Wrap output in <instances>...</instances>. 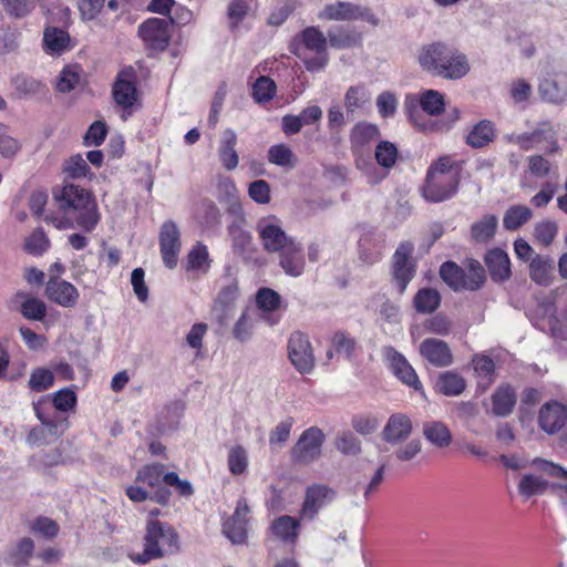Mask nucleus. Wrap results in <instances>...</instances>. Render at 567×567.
Wrapping results in <instances>:
<instances>
[{"instance_id":"obj_1","label":"nucleus","mask_w":567,"mask_h":567,"mask_svg":"<svg viewBox=\"0 0 567 567\" xmlns=\"http://www.w3.org/2000/svg\"><path fill=\"white\" fill-rule=\"evenodd\" d=\"M54 199L71 227L92 231L97 226L101 219L97 205L86 189L74 184H66L59 193L54 194Z\"/></svg>"},{"instance_id":"obj_2","label":"nucleus","mask_w":567,"mask_h":567,"mask_svg":"<svg viewBox=\"0 0 567 567\" xmlns=\"http://www.w3.org/2000/svg\"><path fill=\"white\" fill-rule=\"evenodd\" d=\"M417 62L424 71L446 80H460L471 70L464 53L440 41L423 45Z\"/></svg>"},{"instance_id":"obj_3","label":"nucleus","mask_w":567,"mask_h":567,"mask_svg":"<svg viewBox=\"0 0 567 567\" xmlns=\"http://www.w3.org/2000/svg\"><path fill=\"white\" fill-rule=\"evenodd\" d=\"M143 540V551L128 555L132 561L141 565L173 555L179 549L178 535L175 529L157 519L147 520Z\"/></svg>"},{"instance_id":"obj_4","label":"nucleus","mask_w":567,"mask_h":567,"mask_svg":"<svg viewBox=\"0 0 567 567\" xmlns=\"http://www.w3.org/2000/svg\"><path fill=\"white\" fill-rule=\"evenodd\" d=\"M328 38L317 27H307L293 37L289 51L302 60L309 72L322 71L328 62Z\"/></svg>"},{"instance_id":"obj_5","label":"nucleus","mask_w":567,"mask_h":567,"mask_svg":"<svg viewBox=\"0 0 567 567\" xmlns=\"http://www.w3.org/2000/svg\"><path fill=\"white\" fill-rule=\"evenodd\" d=\"M324 440L326 435L321 429L311 426L305 430L291 449V460L303 465L316 462L321 456Z\"/></svg>"},{"instance_id":"obj_6","label":"nucleus","mask_w":567,"mask_h":567,"mask_svg":"<svg viewBox=\"0 0 567 567\" xmlns=\"http://www.w3.org/2000/svg\"><path fill=\"white\" fill-rule=\"evenodd\" d=\"M288 359L295 369L301 374L311 373L316 365V359L309 338L295 331L290 334L287 344Z\"/></svg>"},{"instance_id":"obj_7","label":"nucleus","mask_w":567,"mask_h":567,"mask_svg":"<svg viewBox=\"0 0 567 567\" xmlns=\"http://www.w3.org/2000/svg\"><path fill=\"white\" fill-rule=\"evenodd\" d=\"M47 405H49V401L47 398L39 400L33 403V410L37 417L40 420L42 426L33 429L27 437V441L30 444H42L48 442L45 439L47 433L58 437L60 436L66 429V424L62 420H56L51 416L47 412Z\"/></svg>"},{"instance_id":"obj_8","label":"nucleus","mask_w":567,"mask_h":567,"mask_svg":"<svg viewBox=\"0 0 567 567\" xmlns=\"http://www.w3.org/2000/svg\"><path fill=\"white\" fill-rule=\"evenodd\" d=\"M256 230L264 249L268 252H279L295 239L287 236L280 220L276 216H267L259 219Z\"/></svg>"},{"instance_id":"obj_9","label":"nucleus","mask_w":567,"mask_h":567,"mask_svg":"<svg viewBox=\"0 0 567 567\" xmlns=\"http://www.w3.org/2000/svg\"><path fill=\"white\" fill-rule=\"evenodd\" d=\"M336 496V491L326 484H310L305 491L300 517L306 520H313L323 507L334 501Z\"/></svg>"},{"instance_id":"obj_10","label":"nucleus","mask_w":567,"mask_h":567,"mask_svg":"<svg viewBox=\"0 0 567 567\" xmlns=\"http://www.w3.org/2000/svg\"><path fill=\"white\" fill-rule=\"evenodd\" d=\"M460 176L426 173L422 195L425 200L440 203L451 198L457 190Z\"/></svg>"},{"instance_id":"obj_11","label":"nucleus","mask_w":567,"mask_h":567,"mask_svg":"<svg viewBox=\"0 0 567 567\" xmlns=\"http://www.w3.org/2000/svg\"><path fill=\"white\" fill-rule=\"evenodd\" d=\"M138 35L150 50L164 51L171 41L169 22L150 18L138 27Z\"/></svg>"},{"instance_id":"obj_12","label":"nucleus","mask_w":567,"mask_h":567,"mask_svg":"<svg viewBox=\"0 0 567 567\" xmlns=\"http://www.w3.org/2000/svg\"><path fill=\"white\" fill-rule=\"evenodd\" d=\"M159 250L164 265L168 269L177 266L178 255L182 248L181 231L173 220L163 223L159 229Z\"/></svg>"},{"instance_id":"obj_13","label":"nucleus","mask_w":567,"mask_h":567,"mask_svg":"<svg viewBox=\"0 0 567 567\" xmlns=\"http://www.w3.org/2000/svg\"><path fill=\"white\" fill-rule=\"evenodd\" d=\"M413 245L402 243L396 248L393 256V279L398 286L399 293H403L415 274V266L411 261Z\"/></svg>"},{"instance_id":"obj_14","label":"nucleus","mask_w":567,"mask_h":567,"mask_svg":"<svg viewBox=\"0 0 567 567\" xmlns=\"http://www.w3.org/2000/svg\"><path fill=\"white\" fill-rule=\"evenodd\" d=\"M382 354L396 378L416 391L422 389V383L419 380L415 370L402 353L396 351L393 347L389 346L382 349Z\"/></svg>"},{"instance_id":"obj_15","label":"nucleus","mask_w":567,"mask_h":567,"mask_svg":"<svg viewBox=\"0 0 567 567\" xmlns=\"http://www.w3.org/2000/svg\"><path fill=\"white\" fill-rule=\"evenodd\" d=\"M45 296L50 301L63 308H73L78 303L80 293L71 282L51 277L45 286Z\"/></svg>"},{"instance_id":"obj_16","label":"nucleus","mask_w":567,"mask_h":567,"mask_svg":"<svg viewBox=\"0 0 567 567\" xmlns=\"http://www.w3.org/2000/svg\"><path fill=\"white\" fill-rule=\"evenodd\" d=\"M248 513L246 499L240 498L233 516L223 524V533L233 544H243L246 540Z\"/></svg>"},{"instance_id":"obj_17","label":"nucleus","mask_w":567,"mask_h":567,"mask_svg":"<svg viewBox=\"0 0 567 567\" xmlns=\"http://www.w3.org/2000/svg\"><path fill=\"white\" fill-rule=\"evenodd\" d=\"M423 359L437 368L449 367L453 363V354L449 344L440 339L426 338L419 347Z\"/></svg>"},{"instance_id":"obj_18","label":"nucleus","mask_w":567,"mask_h":567,"mask_svg":"<svg viewBox=\"0 0 567 567\" xmlns=\"http://www.w3.org/2000/svg\"><path fill=\"white\" fill-rule=\"evenodd\" d=\"M567 421V408L556 401L544 404L538 413V424L548 434L557 433Z\"/></svg>"},{"instance_id":"obj_19","label":"nucleus","mask_w":567,"mask_h":567,"mask_svg":"<svg viewBox=\"0 0 567 567\" xmlns=\"http://www.w3.org/2000/svg\"><path fill=\"white\" fill-rule=\"evenodd\" d=\"M279 265L286 275L299 277L303 274L306 260L302 245L293 239L279 252Z\"/></svg>"},{"instance_id":"obj_20","label":"nucleus","mask_w":567,"mask_h":567,"mask_svg":"<svg viewBox=\"0 0 567 567\" xmlns=\"http://www.w3.org/2000/svg\"><path fill=\"white\" fill-rule=\"evenodd\" d=\"M411 419L403 413L392 414L382 431L383 440L390 444L405 441L412 433Z\"/></svg>"},{"instance_id":"obj_21","label":"nucleus","mask_w":567,"mask_h":567,"mask_svg":"<svg viewBox=\"0 0 567 567\" xmlns=\"http://www.w3.org/2000/svg\"><path fill=\"white\" fill-rule=\"evenodd\" d=\"M237 134L231 128H226L220 135L217 154L226 171H235L239 164V154L236 151Z\"/></svg>"},{"instance_id":"obj_22","label":"nucleus","mask_w":567,"mask_h":567,"mask_svg":"<svg viewBox=\"0 0 567 567\" xmlns=\"http://www.w3.org/2000/svg\"><path fill=\"white\" fill-rule=\"evenodd\" d=\"M359 17H363L361 8L348 1L326 4L318 13V19L323 21H351Z\"/></svg>"},{"instance_id":"obj_23","label":"nucleus","mask_w":567,"mask_h":567,"mask_svg":"<svg viewBox=\"0 0 567 567\" xmlns=\"http://www.w3.org/2000/svg\"><path fill=\"white\" fill-rule=\"evenodd\" d=\"M485 265L491 278L496 282H502L511 277V260L506 251L501 248H494L485 255Z\"/></svg>"},{"instance_id":"obj_24","label":"nucleus","mask_w":567,"mask_h":567,"mask_svg":"<svg viewBox=\"0 0 567 567\" xmlns=\"http://www.w3.org/2000/svg\"><path fill=\"white\" fill-rule=\"evenodd\" d=\"M422 433L425 440L437 449H445L452 443V432L442 421H425L422 425Z\"/></svg>"},{"instance_id":"obj_25","label":"nucleus","mask_w":567,"mask_h":567,"mask_svg":"<svg viewBox=\"0 0 567 567\" xmlns=\"http://www.w3.org/2000/svg\"><path fill=\"white\" fill-rule=\"evenodd\" d=\"M515 404L516 393L508 384L498 386L492 395V412L496 416L509 415Z\"/></svg>"},{"instance_id":"obj_26","label":"nucleus","mask_w":567,"mask_h":567,"mask_svg":"<svg viewBox=\"0 0 567 567\" xmlns=\"http://www.w3.org/2000/svg\"><path fill=\"white\" fill-rule=\"evenodd\" d=\"M371 102V93L364 84L351 85L344 93V107L348 116L354 115Z\"/></svg>"},{"instance_id":"obj_27","label":"nucleus","mask_w":567,"mask_h":567,"mask_svg":"<svg viewBox=\"0 0 567 567\" xmlns=\"http://www.w3.org/2000/svg\"><path fill=\"white\" fill-rule=\"evenodd\" d=\"M495 137L494 124L488 120H482L471 128L465 141L473 148H482L492 143Z\"/></svg>"},{"instance_id":"obj_28","label":"nucleus","mask_w":567,"mask_h":567,"mask_svg":"<svg viewBox=\"0 0 567 567\" xmlns=\"http://www.w3.org/2000/svg\"><path fill=\"white\" fill-rule=\"evenodd\" d=\"M406 112L410 121L422 131H447L460 118L458 110L454 109L449 113V121L446 123H437L432 120H422V115L416 107H410L406 103Z\"/></svg>"},{"instance_id":"obj_29","label":"nucleus","mask_w":567,"mask_h":567,"mask_svg":"<svg viewBox=\"0 0 567 567\" xmlns=\"http://www.w3.org/2000/svg\"><path fill=\"white\" fill-rule=\"evenodd\" d=\"M113 96L115 102L124 109L133 106L136 102L137 91L132 79H125L121 73L113 85Z\"/></svg>"},{"instance_id":"obj_30","label":"nucleus","mask_w":567,"mask_h":567,"mask_svg":"<svg viewBox=\"0 0 567 567\" xmlns=\"http://www.w3.org/2000/svg\"><path fill=\"white\" fill-rule=\"evenodd\" d=\"M299 519L289 515L278 517L271 525L272 533L276 537L291 544L296 543L299 536Z\"/></svg>"},{"instance_id":"obj_31","label":"nucleus","mask_w":567,"mask_h":567,"mask_svg":"<svg viewBox=\"0 0 567 567\" xmlns=\"http://www.w3.org/2000/svg\"><path fill=\"white\" fill-rule=\"evenodd\" d=\"M554 270V261L549 257L536 255L529 264V276L538 285L547 286L550 284Z\"/></svg>"},{"instance_id":"obj_32","label":"nucleus","mask_w":567,"mask_h":567,"mask_svg":"<svg viewBox=\"0 0 567 567\" xmlns=\"http://www.w3.org/2000/svg\"><path fill=\"white\" fill-rule=\"evenodd\" d=\"M465 388L466 382L464 378L454 371L441 373L436 381L437 391L446 396H457L465 390Z\"/></svg>"},{"instance_id":"obj_33","label":"nucleus","mask_w":567,"mask_h":567,"mask_svg":"<svg viewBox=\"0 0 567 567\" xmlns=\"http://www.w3.org/2000/svg\"><path fill=\"white\" fill-rule=\"evenodd\" d=\"M497 226L498 218L495 215H485L472 225L471 237L476 243L486 244L495 236Z\"/></svg>"},{"instance_id":"obj_34","label":"nucleus","mask_w":567,"mask_h":567,"mask_svg":"<svg viewBox=\"0 0 567 567\" xmlns=\"http://www.w3.org/2000/svg\"><path fill=\"white\" fill-rule=\"evenodd\" d=\"M538 92L544 101L559 104L567 97V85L560 84L554 78H546L540 81Z\"/></svg>"},{"instance_id":"obj_35","label":"nucleus","mask_w":567,"mask_h":567,"mask_svg":"<svg viewBox=\"0 0 567 567\" xmlns=\"http://www.w3.org/2000/svg\"><path fill=\"white\" fill-rule=\"evenodd\" d=\"M441 303V295L433 288L420 289L413 298V306L420 313H432Z\"/></svg>"},{"instance_id":"obj_36","label":"nucleus","mask_w":567,"mask_h":567,"mask_svg":"<svg viewBox=\"0 0 567 567\" xmlns=\"http://www.w3.org/2000/svg\"><path fill=\"white\" fill-rule=\"evenodd\" d=\"M184 404L181 401H173L166 404L158 413L157 422L161 431L175 429L184 413Z\"/></svg>"},{"instance_id":"obj_37","label":"nucleus","mask_w":567,"mask_h":567,"mask_svg":"<svg viewBox=\"0 0 567 567\" xmlns=\"http://www.w3.org/2000/svg\"><path fill=\"white\" fill-rule=\"evenodd\" d=\"M380 136L379 127L375 124L360 122L353 126L350 141L353 147H362Z\"/></svg>"},{"instance_id":"obj_38","label":"nucleus","mask_w":567,"mask_h":567,"mask_svg":"<svg viewBox=\"0 0 567 567\" xmlns=\"http://www.w3.org/2000/svg\"><path fill=\"white\" fill-rule=\"evenodd\" d=\"M532 136H534L535 144L546 142L547 146L545 147V152L548 154H554L559 151V145L557 142V130L554 125L548 122H542L537 125V127L532 132Z\"/></svg>"},{"instance_id":"obj_39","label":"nucleus","mask_w":567,"mask_h":567,"mask_svg":"<svg viewBox=\"0 0 567 567\" xmlns=\"http://www.w3.org/2000/svg\"><path fill=\"white\" fill-rule=\"evenodd\" d=\"M532 215L533 213L527 206H511L504 214L503 226L507 230H516L526 224Z\"/></svg>"},{"instance_id":"obj_40","label":"nucleus","mask_w":567,"mask_h":567,"mask_svg":"<svg viewBox=\"0 0 567 567\" xmlns=\"http://www.w3.org/2000/svg\"><path fill=\"white\" fill-rule=\"evenodd\" d=\"M34 543L30 537L19 539L10 549L9 557L11 563L17 566H25L32 557Z\"/></svg>"},{"instance_id":"obj_41","label":"nucleus","mask_w":567,"mask_h":567,"mask_svg":"<svg viewBox=\"0 0 567 567\" xmlns=\"http://www.w3.org/2000/svg\"><path fill=\"white\" fill-rule=\"evenodd\" d=\"M461 290H470L475 291L480 289L483 284L485 282V271L482 265L476 261L472 260L468 265V271L466 272L464 270Z\"/></svg>"},{"instance_id":"obj_42","label":"nucleus","mask_w":567,"mask_h":567,"mask_svg":"<svg viewBox=\"0 0 567 567\" xmlns=\"http://www.w3.org/2000/svg\"><path fill=\"white\" fill-rule=\"evenodd\" d=\"M548 486V482L543 477L533 474H525L518 483V492L524 497L529 498L534 495L543 494Z\"/></svg>"},{"instance_id":"obj_43","label":"nucleus","mask_w":567,"mask_h":567,"mask_svg":"<svg viewBox=\"0 0 567 567\" xmlns=\"http://www.w3.org/2000/svg\"><path fill=\"white\" fill-rule=\"evenodd\" d=\"M420 105L430 116L441 114L445 109L444 95L435 90H427L421 94Z\"/></svg>"},{"instance_id":"obj_44","label":"nucleus","mask_w":567,"mask_h":567,"mask_svg":"<svg viewBox=\"0 0 567 567\" xmlns=\"http://www.w3.org/2000/svg\"><path fill=\"white\" fill-rule=\"evenodd\" d=\"M164 465L159 463L148 464L142 467L136 475V482H141L144 485L155 488L164 483Z\"/></svg>"},{"instance_id":"obj_45","label":"nucleus","mask_w":567,"mask_h":567,"mask_svg":"<svg viewBox=\"0 0 567 567\" xmlns=\"http://www.w3.org/2000/svg\"><path fill=\"white\" fill-rule=\"evenodd\" d=\"M268 161L274 165L288 168H293L297 163L291 148L285 144L271 146L268 151Z\"/></svg>"},{"instance_id":"obj_46","label":"nucleus","mask_w":567,"mask_h":567,"mask_svg":"<svg viewBox=\"0 0 567 567\" xmlns=\"http://www.w3.org/2000/svg\"><path fill=\"white\" fill-rule=\"evenodd\" d=\"M43 42L48 52L60 53L66 48L69 34L62 29L50 27L44 31Z\"/></svg>"},{"instance_id":"obj_47","label":"nucleus","mask_w":567,"mask_h":567,"mask_svg":"<svg viewBox=\"0 0 567 567\" xmlns=\"http://www.w3.org/2000/svg\"><path fill=\"white\" fill-rule=\"evenodd\" d=\"M228 470L233 475H241L248 467V453L241 445H234L228 451Z\"/></svg>"},{"instance_id":"obj_48","label":"nucleus","mask_w":567,"mask_h":567,"mask_svg":"<svg viewBox=\"0 0 567 567\" xmlns=\"http://www.w3.org/2000/svg\"><path fill=\"white\" fill-rule=\"evenodd\" d=\"M276 83L268 76H259L252 85V97L257 103H265L276 95Z\"/></svg>"},{"instance_id":"obj_49","label":"nucleus","mask_w":567,"mask_h":567,"mask_svg":"<svg viewBox=\"0 0 567 567\" xmlns=\"http://www.w3.org/2000/svg\"><path fill=\"white\" fill-rule=\"evenodd\" d=\"M188 270H204L209 268L208 249L205 245L198 243L187 255Z\"/></svg>"},{"instance_id":"obj_50","label":"nucleus","mask_w":567,"mask_h":567,"mask_svg":"<svg viewBox=\"0 0 567 567\" xmlns=\"http://www.w3.org/2000/svg\"><path fill=\"white\" fill-rule=\"evenodd\" d=\"M464 269L453 261H445L440 268L442 280L452 289L461 290Z\"/></svg>"},{"instance_id":"obj_51","label":"nucleus","mask_w":567,"mask_h":567,"mask_svg":"<svg viewBox=\"0 0 567 567\" xmlns=\"http://www.w3.org/2000/svg\"><path fill=\"white\" fill-rule=\"evenodd\" d=\"M49 246L50 240L45 233L38 228L25 239L24 249L30 255L40 256L48 250Z\"/></svg>"},{"instance_id":"obj_52","label":"nucleus","mask_w":567,"mask_h":567,"mask_svg":"<svg viewBox=\"0 0 567 567\" xmlns=\"http://www.w3.org/2000/svg\"><path fill=\"white\" fill-rule=\"evenodd\" d=\"M21 313L28 320L42 321L47 316V305L39 298H27L21 305Z\"/></svg>"},{"instance_id":"obj_53","label":"nucleus","mask_w":567,"mask_h":567,"mask_svg":"<svg viewBox=\"0 0 567 567\" xmlns=\"http://www.w3.org/2000/svg\"><path fill=\"white\" fill-rule=\"evenodd\" d=\"M54 383L52 371L44 368L34 369L29 379V388L35 392H43L51 388Z\"/></svg>"},{"instance_id":"obj_54","label":"nucleus","mask_w":567,"mask_h":567,"mask_svg":"<svg viewBox=\"0 0 567 567\" xmlns=\"http://www.w3.org/2000/svg\"><path fill=\"white\" fill-rule=\"evenodd\" d=\"M375 159L383 167H392L398 157L395 145L389 141L380 142L375 147Z\"/></svg>"},{"instance_id":"obj_55","label":"nucleus","mask_w":567,"mask_h":567,"mask_svg":"<svg viewBox=\"0 0 567 567\" xmlns=\"http://www.w3.org/2000/svg\"><path fill=\"white\" fill-rule=\"evenodd\" d=\"M328 43L336 49L352 48L359 44L360 35L354 32L339 31L328 32Z\"/></svg>"},{"instance_id":"obj_56","label":"nucleus","mask_w":567,"mask_h":567,"mask_svg":"<svg viewBox=\"0 0 567 567\" xmlns=\"http://www.w3.org/2000/svg\"><path fill=\"white\" fill-rule=\"evenodd\" d=\"M427 173L439 175H460V165L453 159L451 155L439 157L431 164Z\"/></svg>"},{"instance_id":"obj_57","label":"nucleus","mask_w":567,"mask_h":567,"mask_svg":"<svg viewBox=\"0 0 567 567\" xmlns=\"http://www.w3.org/2000/svg\"><path fill=\"white\" fill-rule=\"evenodd\" d=\"M558 233V226L555 221L543 220L535 225V237L544 246H549Z\"/></svg>"},{"instance_id":"obj_58","label":"nucleus","mask_w":567,"mask_h":567,"mask_svg":"<svg viewBox=\"0 0 567 567\" xmlns=\"http://www.w3.org/2000/svg\"><path fill=\"white\" fill-rule=\"evenodd\" d=\"M293 425V419L288 417L281 422H279L275 429L270 432L269 435V444L271 446H280L288 441L290 437V432Z\"/></svg>"},{"instance_id":"obj_59","label":"nucleus","mask_w":567,"mask_h":567,"mask_svg":"<svg viewBox=\"0 0 567 567\" xmlns=\"http://www.w3.org/2000/svg\"><path fill=\"white\" fill-rule=\"evenodd\" d=\"M472 363L478 377L488 378L489 383L493 382L495 363L488 355L477 353L473 357Z\"/></svg>"},{"instance_id":"obj_60","label":"nucleus","mask_w":567,"mask_h":567,"mask_svg":"<svg viewBox=\"0 0 567 567\" xmlns=\"http://www.w3.org/2000/svg\"><path fill=\"white\" fill-rule=\"evenodd\" d=\"M64 171L72 178H82L89 175L90 167L82 155L76 154L66 161Z\"/></svg>"},{"instance_id":"obj_61","label":"nucleus","mask_w":567,"mask_h":567,"mask_svg":"<svg viewBox=\"0 0 567 567\" xmlns=\"http://www.w3.org/2000/svg\"><path fill=\"white\" fill-rule=\"evenodd\" d=\"M53 406L61 412H69L76 404V394L70 389H62L53 394Z\"/></svg>"},{"instance_id":"obj_62","label":"nucleus","mask_w":567,"mask_h":567,"mask_svg":"<svg viewBox=\"0 0 567 567\" xmlns=\"http://www.w3.org/2000/svg\"><path fill=\"white\" fill-rule=\"evenodd\" d=\"M107 134V128L104 122L96 121L94 122L87 130L84 135V145L90 146H99L101 145Z\"/></svg>"},{"instance_id":"obj_63","label":"nucleus","mask_w":567,"mask_h":567,"mask_svg":"<svg viewBox=\"0 0 567 567\" xmlns=\"http://www.w3.org/2000/svg\"><path fill=\"white\" fill-rule=\"evenodd\" d=\"M80 82L79 73L71 66L64 68L56 81V90L66 93L75 89Z\"/></svg>"},{"instance_id":"obj_64","label":"nucleus","mask_w":567,"mask_h":567,"mask_svg":"<svg viewBox=\"0 0 567 567\" xmlns=\"http://www.w3.org/2000/svg\"><path fill=\"white\" fill-rule=\"evenodd\" d=\"M249 197L258 204H268L270 202V186L264 179H257L249 184Z\"/></svg>"}]
</instances>
